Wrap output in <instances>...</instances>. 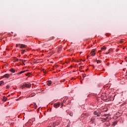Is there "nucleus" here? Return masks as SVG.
<instances>
[{"mask_svg": "<svg viewBox=\"0 0 127 127\" xmlns=\"http://www.w3.org/2000/svg\"><path fill=\"white\" fill-rule=\"evenodd\" d=\"M45 70L43 69V72H45Z\"/></svg>", "mask_w": 127, "mask_h": 127, "instance_id": "4c0bfd02", "label": "nucleus"}, {"mask_svg": "<svg viewBox=\"0 0 127 127\" xmlns=\"http://www.w3.org/2000/svg\"><path fill=\"white\" fill-rule=\"evenodd\" d=\"M123 40H121L120 41V43H123V42H124L123 41Z\"/></svg>", "mask_w": 127, "mask_h": 127, "instance_id": "bb28decb", "label": "nucleus"}, {"mask_svg": "<svg viewBox=\"0 0 127 127\" xmlns=\"http://www.w3.org/2000/svg\"><path fill=\"white\" fill-rule=\"evenodd\" d=\"M106 36H108V37H109V36H110V35H109V34H106Z\"/></svg>", "mask_w": 127, "mask_h": 127, "instance_id": "2f4dec72", "label": "nucleus"}, {"mask_svg": "<svg viewBox=\"0 0 127 127\" xmlns=\"http://www.w3.org/2000/svg\"><path fill=\"white\" fill-rule=\"evenodd\" d=\"M54 108H56V109L59 108L60 107V103L58 102L57 103H55L54 104Z\"/></svg>", "mask_w": 127, "mask_h": 127, "instance_id": "f03ea898", "label": "nucleus"}, {"mask_svg": "<svg viewBox=\"0 0 127 127\" xmlns=\"http://www.w3.org/2000/svg\"><path fill=\"white\" fill-rule=\"evenodd\" d=\"M6 89H8L9 88V85H7L6 86Z\"/></svg>", "mask_w": 127, "mask_h": 127, "instance_id": "c85d7f7f", "label": "nucleus"}, {"mask_svg": "<svg viewBox=\"0 0 127 127\" xmlns=\"http://www.w3.org/2000/svg\"><path fill=\"white\" fill-rule=\"evenodd\" d=\"M17 101H18V99H17Z\"/></svg>", "mask_w": 127, "mask_h": 127, "instance_id": "79ce46f5", "label": "nucleus"}, {"mask_svg": "<svg viewBox=\"0 0 127 127\" xmlns=\"http://www.w3.org/2000/svg\"><path fill=\"white\" fill-rule=\"evenodd\" d=\"M91 121L92 123H94V122L95 121V118H92Z\"/></svg>", "mask_w": 127, "mask_h": 127, "instance_id": "ddd939ff", "label": "nucleus"}, {"mask_svg": "<svg viewBox=\"0 0 127 127\" xmlns=\"http://www.w3.org/2000/svg\"><path fill=\"white\" fill-rule=\"evenodd\" d=\"M117 123H118V122H115L113 123L112 125L113 126V127H115V126H116V125H117Z\"/></svg>", "mask_w": 127, "mask_h": 127, "instance_id": "4468645a", "label": "nucleus"}, {"mask_svg": "<svg viewBox=\"0 0 127 127\" xmlns=\"http://www.w3.org/2000/svg\"><path fill=\"white\" fill-rule=\"evenodd\" d=\"M24 88H25V83H24L23 85H22L21 86V89H24Z\"/></svg>", "mask_w": 127, "mask_h": 127, "instance_id": "1a4fd4ad", "label": "nucleus"}, {"mask_svg": "<svg viewBox=\"0 0 127 127\" xmlns=\"http://www.w3.org/2000/svg\"><path fill=\"white\" fill-rule=\"evenodd\" d=\"M23 73H25V71H21L20 72H19L18 74H22Z\"/></svg>", "mask_w": 127, "mask_h": 127, "instance_id": "9b49d317", "label": "nucleus"}, {"mask_svg": "<svg viewBox=\"0 0 127 127\" xmlns=\"http://www.w3.org/2000/svg\"><path fill=\"white\" fill-rule=\"evenodd\" d=\"M19 61H22V63H24V62H26V60H21V59H20Z\"/></svg>", "mask_w": 127, "mask_h": 127, "instance_id": "2eb2a0df", "label": "nucleus"}, {"mask_svg": "<svg viewBox=\"0 0 127 127\" xmlns=\"http://www.w3.org/2000/svg\"><path fill=\"white\" fill-rule=\"evenodd\" d=\"M82 77H83V78H85V77H86V74H83Z\"/></svg>", "mask_w": 127, "mask_h": 127, "instance_id": "4be33fe9", "label": "nucleus"}, {"mask_svg": "<svg viewBox=\"0 0 127 127\" xmlns=\"http://www.w3.org/2000/svg\"><path fill=\"white\" fill-rule=\"evenodd\" d=\"M31 87V84L29 83V84H26L25 83V88H30Z\"/></svg>", "mask_w": 127, "mask_h": 127, "instance_id": "20e7f679", "label": "nucleus"}, {"mask_svg": "<svg viewBox=\"0 0 127 127\" xmlns=\"http://www.w3.org/2000/svg\"><path fill=\"white\" fill-rule=\"evenodd\" d=\"M61 83H62V82H65V79H63L62 80H61Z\"/></svg>", "mask_w": 127, "mask_h": 127, "instance_id": "cd10ccee", "label": "nucleus"}, {"mask_svg": "<svg viewBox=\"0 0 127 127\" xmlns=\"http://www.w3.org/2000/svg\"><path fill=\"white\" fill-rule=\"evenodd\" d=\"M99 52H101V51H99Z\"/></svg>", "mask_w": 127, "mask_h": 127, "instance_id": "a19ab883", "label": "nucleus"}, {"mask_svg": "<svg viewBox=\"0 0 127 127\" xmlns=\"http://www.w3.org/2000/svg\"><path fill=\"white\" fill-rule=\"evenodd\" d=\"M96 51V50L93 49L91 51V53H94V52H95Z\"/></svg>", "mask_w": 127, "mask_h": 127, "instance_id": "aec40b11", "label": "nucleus"}, {"mask_svg": "<svg viewBox=\"0 0 127 127\" xmlns=\"http://www.w3.org/2000/svg\"><path fill=\"white\" fill-rule=\"evenodd\" d=\"M4 82L3 81H0V86H2V84H3Z\"/></svg>", "mask_w": 127, "mask_h": 127, "instance_id": "dca6fc26", "label": "nucleus"}, {"mask_svg": "<svg viewBox=\"0 0 127 127\" xmlns=\"http://www.w3.org/2000/svg\"><path fill=\"white\" fill-rule=\"evenodd\" d=\"M25 71V72H28V71H29V70H24Z\"/></svg>", "mask_w": 127, "mask_h": 127, "instance_id": "473e14b6", "label": "nucleus"}, {"mask_svg": "<svg viewBox=\"0 0 127 127\" xmlns=\"http://www.w3.org/2000/svg\"><path fill=\"white\" fill-rule=\"evenodd\" d=\"M109 53H110V52H107L106 53V54H109Z\"/></svg>", "mask_w": 127, "mask_h": 127, "instance_id": "c9c22d12", "label": "nucleus"}, {"mask_svg": "<svg viewBox=\"0 0 127 127\" xmlns=\"http://www.w3.org/2000/svg\"><path fill=\"white\" fill-rule=\"evenodd\" d=\"M7 100V97H5V96H3V99H2V101L3 102H6V101Z\"/></svg>", "mask_w": 127, "mask_h": 127, "instance_id": "6e6552de", "label": "nucleus"}, {"mask_svg": "<svg viewBox=\"0 0 127 127\" xmlns=\"http://www.w3.org/2000/svg\"><path fill=\"white\" fill-rule=\"evenodd\" d=\"M98 114V113H97V112H94V115H97Z\"/></svg>", "mask_w": 127, "mask_h": 127, "instance_id": "393cba45", "label": "nucleus"}, {"mask_svg": "<svg viewBox=\"0 0 127 127\" xmlns=\"http://www.w3.org/2000/svg\"><path fill=\"white\" fill-rule=\"evenodd\" d=\"M19 46H20V48H26V45H23L22 44H19Z\"/></svg>", "mask_w": 127, "mask_h": 127, "instance_id": "7ed1b4c3", "label": "nucleus"}, {"mask_svg": "<svg viewBox=\"0 0 127 127\" xmlns=\"http://www.w3.org/2000/svg\"><path fill=\"white\" fill-rule=\"evenodd\" d=\"M86 71H88V69H86Z\"/></svg>", "mask_w": 127, "mask_h": 127, "instance_id": "ea45409f", "label": "nucleus"}, {"mask_svg": "<svg viewBox=\"0 0 127 127\" xmlns=\"http://www.w3.org/2000/svg\"><path fill=\"white\" fill-rule=\"evenodd\" d=\"M101 122H106V121L104 120V118L101 119Z\"/></svg>", "mask_w": 127, "mask_h": 127, "instance_id": "5701e85b", "label": "nucleus"}, {"mask_svg": "<svg viewBox=\"0 0 127 127\" xmlns=\"http://www.w3.org/2000/svg\"><path fill=\"white\" fill-rule=\"evenodd\" d=\"M51 84H52V81H51V80L47 81V85L48 86H50V85H51Z\"/></svg>", "mask_w": 127, "mask_h": 127, "instance_id": "39448f33", "label": "nucleus"}, {"mask_svg": "<svg viewBox=\"0 0 127 127\" xmlns=\"http://www.w3.org/2000/svg\"><path fill=\"white\" fill-rule=\"evenodd\" d=\"M97 117H100V114H97Z\"/></svg>", "mask_w": 127, "mask_h": 127, "instance_id": "72a5a7b5", "label": "nucleus"}, {"mask_svg": "<svg viewBox=\"0 0 127 127\" xmlns=\"http://www.w3.org/2000/svg\"><path fill=\"white\" fill-rule=\"evenodd\" d=\"M18 46H19V44H17L16 45V47H18Z\"/></svg>", "mask_w": 127, "mask_h": 127, "instance_id": "c756f323", "label": "nucleus"}, {"mask_svg": "<svg viewBox=\"0 0 127 127\" xmlns=\"http://www.w3.org/2000/svg\"><path fill=\"white\" fill-rule=\"evenodd\" d=\"M24 52H25V50H23L21 53V54H23L24 53Z\"/></svg>", "mask_w": 127, "mask_h": 127, "instance_id": "a878e982", "label": "nucleus"}, {"mask_svg": "<svg viewBox=\"0 0 127 127\" xmlns=\"http://www.w3.org/2000/svg\"><path fill=\"white\" fill-rule=\"evenodd\" d=\"M107 65V66H109V65H110V63H108Z\"/></svg>", "mask_w": 127, "mask_h": 127, "instance_id": "f704fd0d", "label": "nucleus"}, {"mask_svg": "<svg viewBox=\"0 0 127 127\" xmlns=\"http://www.w3.org/2000/svg\"><path fill=\"white\" fill-rule=\"evenodd\" d=\"M31 122H35V118H32V119H31Z\"/></svg>", "mask_w": 127, "mask_h": 127, "instance_id": "a211bd4d", "label": "nucleus"}, {"mask_svg": "<svg viewBox=\"0 0 127 127\" xmlns=\"http://www.w3.org/2000/svg\"><path fill=\"white\" fill-rule=\"evenodd\" d=\"M68 114H69V116H70V117H72L73 116V113L69 112Z\"/></svg>", "mask_w": 127, "mask_h": 127, "instance_id": "f3484780", "label": "nucleus"}, {"mask_svg": "<svg viewBox=\"0 0 127 127\" xmlns=\"http://www.w3.org/2000/svg\"><path fill=\"white\" fill-rule=\"evenodd\" d=\"M9 71H10V72H11L12 73H15V70L13 68H10Z\"/></svg>", "mask_w": 127, "mask_h": 127, "instance_id": "0eeeda50", "label": "nucleus"}, {"mask_svg": "<svg viewBox=\"0 0 127 127\" xmlns=\"http://www.w3.org/2000/svg\"><path fill=\"white\" fill-rule=\"evenodd\" d=\"M54 126H55V123H54Z\"/></svg>", "mask_w": 127, "mask_h": 127, "instance_id": "58836bf2", "label": "nucleus"}, {"mask_svg": "<svg viewBox=\"0 0 127 127\" xmlns=\"http://www.w3.org/2000/svg\"><path fill=\"white\" fill-rule=\"evenodd\" d=\"M16 61H18V59H16Z\"/></svg>", "mask_w": 127, "mask_h": 127, "instance_id": "e433bc0d", "label": "nucleus"}, {"mask_svg": "<svg viewBox=\"0 0 127 127\" xmlns=\"http://www.w3.org/2000/svg\"><path fill=\"white\" fill-rule=\"evenodd\" d=\"M26 76H28L29 75H30V73L28 72L27 74H25Z\"/></svg>", "mask_w": 127, "mask_h": 127, "instance_id": "b1692460", "label": "nucleus"}, {"mask_svg": "<svg viewBox=\"0 0 127 127\" xmlns=\"http://www.w3.org/2000/svg\"><path fill=\"white\" fill-rule=\"evenodd\" d=\"M97 63L99 64V63H101L102 62V61H100V60H98L97 61Z\"/></svg>", "mask_w": 127, "mask_h": 127, "instance_id": "412c9836", "label": "nucleus"}, {"mask_svg": "<svg viewBox=\"0 0 127 127\" xmlns=\"http://www.w3.org/2000/svg\"><path fill=\"white\" fill-rule=\"evenodd\" d=\"M31 120H29L28 121V123L26 124V125H27V124H31Z\"/></svg>", "mask_w": 127, "mask_h": 127, "instance_id": "6ab92c4d", "label": "nucleus"}, {"mask_svg": "<svg viewBox=\"0 0 127 127\" xmlns=\"http://www.w3.org/2000/svg\"><path fill=\"white\" fill-rule=\"evenodd\" d=\"M34 107L35 109H37V105H36V103H34Z\"/></svg>", "mask_w": 127, "mask_h": 127, "instance_id": "9d476101", "label": "nucleus"}, {"mask_svg": "<svg viewBox=\"0 0 127 127\" xmlns=\"http://www.w3.org/2000/svg\"><path fill=\"white\" fill-rule=\"evenodd\" d=\"M92 55L93 56H95V55H96V53H93V54H92Z\"/></svg>", "mask_w": 127, "mask_h": 127, "instance_id": "7c9ffc66", "label": "nucleus"}, {"mask_svg": "<svg viewBox=\"0 0 127 127\" xmlns=\"http://www.w3.org/2000/svg\"><path fill=\"white\" fill-rule=\"evenodd\" d=\"M106 48L105 46H103L102 48H101V50H103L105 51L106 50Z\"/></svg>", "mask_w": 127, "mask_h": 127, "instance_id": "f8f14e48", "label": "nucleus"}, {"mask_svg": "<svg viewBox=\"0 0 127 127\" xmlns=\"http://www.w3.org/2000/svg\"><path fill=\"white\" fill-rule=\"evenodd\" d=\"M103 117H104L103 120L104 121H110V120H111V117L108 116L107 114H105V115H103Z\"/></svg>", "mask_w": 127, "mask_h": 127, "instance_id": "f257e3e1", "label": "nucleus"}, {"mask_svg": "<svg viewBox=\"0 0 127 127\" xmlns=\"http://www.w3.org/2000/svg\"><path fill=\"white\" fill-rule=\"evenodd\" d=\"M3 77H4L5 78H9V74L7 73V74L4 75Z\"/></svg>", "mask_w": 127, "mask_h": 127, "instance_id": "423d86ee", "label": "nucleus"}]
</instances>
